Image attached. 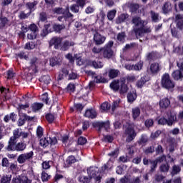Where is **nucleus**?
<instances>
[{
  "label": "nucleus",
  "mask_w": 183,
  "mask_h": 183,
  "mask_svg": "<svg viewBox=\"0 0 183 183\" xmlns=\"http://www.w3.org/2000/svg\"><path fill=\"white\" fill-rule=\"evenodd\" d=\"M97 111L94 109H87L84 114L85 118H89L90 119H95L97 117Z\"/></svg>",
  "instance_id": "14"
},
{
  "label": "nucleus",
  "mask_w": 183,
  "mask_h": 183,
  "mask_svg": "<svg viewBox=\"0 0 183 183\" xmlns=\"http://www.w3.org/2000/svg\"><path fill=\"white\" fill-rule=\"evenodd\" d=\"M16 56L20 59H25L26 61H28L29 58L26 54H25L24 51H20L19 53L16 54Z\"/></svg>",
  "instance_id": "54"
},
{
  "label": "nucleus",
  "mask_w": 183,
  "mask_h": 183,
  "mask_svg": "<svg viewBox=\"0 0 183 183\" xmlns=\"http://www.w3.org/2000/svg\"><path fill=\"white\" fill-rule=\"evenodd\" d=\"M117 15V10L113 9L107 12V19L109 21H114V18Z\"/></svg>",
  "instance_id": "45"
},
{
  "label": "nucleus",
  "mask_w": 183,
  "mask_h": 183,
  "mask_svg": "<svg viewBox=\"0 0 183 183\" xmlns=\"http://www.w3.org/2000/svg\"><path fill=\"white\" fill-rule=\"evenodd\" d=\"M39 145L42 148H46L49 145V137L41 138L39 140Z\"/></svg>",
  "instance_id": "40"
},
{
  "label": "nucleus",
  "mask_w": 183,
  "mask_h": 183,
  "mask_svg": "<svg viewBox=\"0 0 183 183\" xmlns=\"http://www.w3.org/2000/svg\"><path fill=\"white\" fill-rule=\"evenodd\" d=\"M119 74H120L119 70L115 69H111L109 71V78H110V79H114V78H117V76H118Z\"/></svg>",
  "instance_id": "35"
},
{
  "label": "nucleus",
  "mask_w": 183,
  "mask_h": 183,
  "mask_svg": "<svg viewBox=\"0 0 183 183\" xmlns=\"http://www.w3.org/2000/svg\"><path fill=\"white\" fill-rule=\"evenodd\" d=\"M108 157H111L112 158H118V155H119V149L116 148L114 151L107 154Z\"/></svg>",
  "instance_id": "46"
},
{
  "label": "nucleus",
  "mask_w": 183,
  "mask_h": 183,
  "mask_svg": "<svg viewBox=\"0 0 183 183\" xmlns=\"http://www.w3.org/2000/svg\"><path fill=\"white\" fill-rule=\"evenodd\" d=\"M29 16H31L29 11L28 13H25V11H21L18 15L19 19H21V21L28 19Z\"/></svg>",
  "instance_id": "42"
},
{
  "label": "nucleus",
  "mask_w": 183,
  "mask_h": 183,
  "mask_svg": "<svg viewBox=\"0 0 183 183\" xmlns=\"http://www.w3.org/2000/svg\"><path fill=\"white\" fill-rule=\"evenodd\" d=\"M62 61L61 59H58V57H52L50 59V66H55V65H61Z\"/></svg>",
  "instance_id": "43"
},
{
  "label": "nucleus",
  "mask_w": 183,
  "mask_h": 183,
  "mask_svg": "<svg viewBox=\"0 0 183 183\" xmlns=\"http://www.w3.org/2000/svg\"><path fill=\"white\" fill-rule=\"evenodd\" d=\"M161 84L162 88L165 89H172L175 88V82L171 79L168 73H165L162 76Z\"/></svg>",
  "instance_id": "3"
},
{
  "label": "nucleus",
  "mask_w": 183,
  "mask_h": 183,
  "mask_svg": "<svg viewBox=\"0 0 183 183\" xmlns=\"http://www.w3.org/2000/svg\"><path fill=\"white\" fill-rule=\"evenodd\" d=\"M33 158H34V152L31 151L29 152L19 155L17 158V162H19V164H25L26 161H29V159H32Z\"/></svg>",
  "instance_id": "5"
},
{
  "label": "nucleus",
  "mask_w": 183,
  "mask_h": 183,
  "mask_svg": "<svg viewBox=\"0 0 183 183\" xmlns=\"http://www.w3.org/2000/svg\"><path fill=\"white\" fill-rule=\"evenodd\" d=\"M148 142V137L145 135H142L139 140L137 141L139 145H142L143 144H147Z\"/></svg>",
  "instance_id": "61"
},
{
  "label": "nucleus",
  "mask_w": 183,
  "mask_h": 183,
  "mask_svg": "<svg viewBox=\"0 0 183 183\" xmlns=\"http://www.w3.org/2000/svg\"><path fill=\"white\" fill-rule=\"evenodd\" d=\"M21 129H16L13 131V137L16 138V139H19V138H21Z\"/></svg>",
  "instance_id": "62"
},
{
  "label": "nucleus",
  "mask_w": 183,
  "mask_h": 183,
  "mask_svg": "<svg viewBox=\"0 0 183 183\" xmlns=\"http://www.w3.org/2000/svg\"><path fill=\"white\" fill-rule=\"evenodd\" d=\"M119 85H120V81L119 80H114L111 84H110V88L114 91V92H119Z\"/></svg>",
  "instance_id": "29"
},
{
  "label": "nucleus",
  "mask_w": 183,
  "mask_h": 183,
  "mask_svg": "<svg viewBox=\"0 0 183 183\" xmlns=\"http://www.w3.org/2000/svg\"><path fill=\"white\" fill-rule=\"evenodd\" d=\"M0 181L1 183H9L11 182V176L4 174Z\"/></svg>",
  "instance_id": "60"
},
{
  "label": "nucleus",
  "mask_w": 183,
  "mask_h": 183,
  "mask_svg": "<svg viewBox=\"0 0 183 183\" xmlns=\"http://www.w3.org/2000/svg\"><path fill=\"white\" fill-rule=\"evenodd\" d=\"M107 37L101 35L99 33L96 32L93 37V41L97 46L102 45L105 42Z\"/></svg>",
  "instance_id": "10"
},
{
  "label": "nucleus",
  "mask_w": 183,
  "mask_h": 183,
  "mask_svg": "<svg viewBox=\"0 0 183 183\" xmlns=\"http://www.w3.org/2000/svg\"><path fill=\"white\" fill-rule=\"evenodd\" d=\"M75 45V42L69 41V40H65L62 44L60 46L61 51H68L71 46H74Z\"/></svg>",
  "instance_id": "18"
},
{
  "label": "nucleus",
  "mask_w": 183,
  "mask_h": 183,
  "mask_svg": "<svg viewBox=\"0 0 183 183\" xmlns=\"http://www.w3.org/2000/svg\"><path fill=\"white\" fill-rule=\"evenodd\" d=\"M124 135H126V142H132L137 137V132H135V128L132 123H126L124 127Z\"/></svg>",
  "instance_id": "1"
},
{
  "label": "nucleus",
  "mask_w": 183,
  "mask_h": 183,
  "mask_svg": "<svg viewBox=\"0 0 183 183\" xmlns=\"http://www.w3.org/2000/svg\"><path fill=\"white\" fill-rule=\"evenodd\" d=\"M51 26V24H44V29L40 34L41 36L45 37L49 32H52V30L50 29Z\"/></svg>",
  "instance_id": "23"
},
{
  "label": "nucleus",
  "mask_w": 183,
  "mask_h": 183,
  "mask_svg": "<svg viewBox=\"0 0 183 183\" xmlns=\"http://www.w3.org/2000/svg\"><path fill=\"white\" fill-rule=\"evenodd\" d=\"M29 29H30L31 32H34L36 34H38V32H39V29H38V26H36V24H30L29 26Z\"/></svg>",
  "instance_id": "56"
},
{
  "label": "nucleus",
  "mask_w": 183,
  "mask_h": 183,
  "mask_svg": "<svg viewBox=\"0 0 183 183\" xmlns=\"http://www.w3.org/2000/svg\"><path fill=\"white\" fill-rule=\"evenodd\" d=\"M149 69L152 75H157L158 72L161 71V66H159V63L154 62L150 64Z\"/></svg>",
  "instance_id": "16"
},
{
  "label": "nucleus",
  "mask_w": 183,
  "mask_h": 183,
  "mask_svg": "<svg viewBox=\"0 0 183 183\" xmlns=\"http://www.w3.org/2000/svg\"><path fill=\"white\" fill-rule=\"evenodd\" d=\"M63 19L65 21H69L70 18H74V14L69 12V8H66L62 13Z\"/></svg>",
  "instance_id": "26"
},
{
  "label": "nucleus",
  "mask_w": 183,
  "mask_h": 183,
  "mask_svg": "<svg viewBox=\"0 0 183 183\" xmlns=\"http://www.w3.org/2000/svg\"><path fill=\"white\" fill-rule=\"evenodd\" d=\"M75 162H76V158H75L74 155H70L66 158L64 165L68 168L71 167L72 164H75Z\"/></svg>",
  "instance_id": "27"
},
{
  "label": "nucleus",
  "mask_w": 183,
  "mask_h": 183,
  "mask_svg": "<svg viewBox=\"0 0 183 183\" xmlns=\"http://www.w3.org/2000/svg\"><path fill=\"white\" fill-rule=\"evenodd\" d=\"M147 61H157L158 59V52L157 51H151L149 52L147 55Z\"/></svg>",
  "instance_id": "31"
},
{
  "label": "nucleus",
  "mask_w": 183,
  "mask_h": 183,
  "mask_svg": "<svg viewBox=\"0 0 183 183\" xmlns=\"http://www.w3.org/2000/svg\"><path fill=\"white\" fill-rule=\"evenodd\" d=\"M61 44H62V39L54 36L50 39L49 45V46H54V49H59Z\"/></svg>",
  "instance_id": "9"
},
{
  "label": "nucleus",
  "mask_w": 183,
  "mask_h": 183,
  "mask_svg": "<svg viewBox=\"0 0 183 183\" xmlns=\"http://www.w3.org/2000/svg\"><path fill=\"white\" fill-rule=\"evenodd\" d=\"M134 32L136 36H141V35H142V34H144L142 26L139 28H134Z\"/></svg>",
  "instance_id": "55"
},
{
  "label": "nucleus",
  "mask_w": 183,
  "mask_h": 183,
  "mask_svg": "<svg viewBox=\"0 0 183 183\" xmlns=\"http://www.w3.org/2000/svg\"><path fill=\"white\" fill-rule=\"evenodd\" d=\"M109 121L96 122L92 124L93 128H96L98 132H101V129H102V128H104L105 131H108V129H109Z\"/></svg>",
  "instance_id": "6"
},
{
  "label": "nucleus",
  "mask_w": 183,
  "mask_h": 183,
  "mask_svg": "<svg viewBox=\"0 0 183 183\" xmlns=\"http://www.w3.org/2000/svg\"><path fill=\"white\" fill-rule=\"evenodd\" d=\"M19 118L17 122L19 127H22L23 125H25V122H26V121L28 122H31V121H34L35 118V117H30L25 113L19 114Z\"/></svg>",
  "instance_id": "4"
},
{
  "label": "nucleus",
  "mask_w": 183,
  "mask_h": 183,
  "mask_svg": "<svg viewBox=\"0 0 183 183\" xmlns=\"http://www.w3.org/2000/svg\"><path fill=\"white\" fill-rule=\"evenodd\" d=\"M178 70L174 71L172 74V78L174 81H179L183 78V64L177 63Z\"/></svg>",
  "instance_id": "8"
},
{
  "label": "nucleus",
  "mask_w": 183,
  "mask_h": 183,
  "mask_svg": "<svg viewBox=\"0 0 183 183\" xmlns=\"http://www.w3.org/2000/svg\"><path fill=\"white\" fill-rule=\"evenodd\" d=\"M88 140H86V138L84 137H80L77 139L78 145H85V144H86Z\"/></svg>",
  "instance_id": "63"
},
{
  "label": "nucleus",
  "mask_w": 183,
  "mask_h": 183,
  "mask_svg": "<svg viewBox=\"0 0 183 183\" xmlns=\"http://www.w3.org/2000/svg\"><path fill=\"white\" fill-rule=\"evenodd\" d=\"M159 105L162 109H167L171 105V100L168 98H163L159 101Z\"/></svg>",
  "instance_id": "19"
},
{
  "label": "nucleus",
  "mask_w": 183,
  "mask_h": 183,
  "mask_svg": "<svg viewBox=\"0 0 183 183\" xmlns=\"http://www.w3.org/2000/svg\"><path fill=\"white\" fill-rule=\"evenodd\" d=\"M45 118L49 124H52L55 121V116L51 113L46 114Z\"/></svg>",
  "instance_id": "47"
},
{
  "label": "nucleus",
  "mask_w": 183,
  "mask_h": 183,
  "mask_svg": "<svg viewBox=\"0 0 183 183\" xmlns=\"http://www.w3.org/2000/svg\"><path fill=\"white\" fill-rule=\"evenodd\" d=\"M152 22H159V14L155 13L154 11H150Z\"/></svg>",
  "instance_id": "44"
},
{
  "label": "nucleus",
  "mask_w": 183,
  "mask_h": 183,
  "mask_svg": "<svg viewBox=\"0 0 183 183\" xmlns=\"http://www.w3.org/2000/svg\"><path fill=\"white\" fill-rule=\"evenodd\" d=\"M48 16L46 14V12L42 11L39 14V20L40 22H45V21H47Z\"/></svg>",
  "instance_id": "51"
},
{
  "label": "nucleus",
  "mask_w": 183,
  "mask_h": 183,
  "mask_svg": "<svg viewBox=\"0 0 183 183\" xmlns=\"http://www.w3.org/2000/svg\"><path fill=\"white\" fill-rule=\"evenodd\" d=\"M129 18V14L122 13L119 15L116 19V24H119L125 22Z\"/></svg>",
  "instance_id": "20"
},
{
  "label": "nucleus",
  "mask_w": 183,
  "mask_h": 183,
  "mask_svg": "<svg viewBox=\"0 0 183 183\" xmlns=\"http://www.w3.org/2000/svg\"><path fill=\"white\" fill-rule=\"evenodd\" d=\"M144 125H145L146 128H152V127H154V119H147L144 122Z\"/></svg>",
  "instance_id": "57"
},
{
  "label": "nucleus",
  "mask_w": 183,
  "mask_h": 183,
  "mask_svg": "<svg viewBox=\"0 0 183 183\" xmlns=\"http://www.w3.org/2000/svg\"><path fill=\"white\" fill-rule=\"evenodd\" d=\"M112 46H114V41H109L104 46V47L102 48L103 57L106 59H111V58L114 56V50H112Z\"/></svg>",
  "instance_id": "2"
},
{
  "label": "nucleus",
  "mask_w": 183,
  "mask_h": 183,
  "mask_svg": "<svg viewBox=\"0 0 183 183\" xmlns=\"http://www.w3.org/2000/svg\"><path fill=\"white\" fill-rule=\"evenodd\" d=\"M53 29H51L52 32H57L58 34H61V31L62 29H65V25L64 24H54L52 26Z\"/></svg>",
  "instance_id": "36"
},
{
  "label": "nucleus",
  "mask_w": 183,
  "mask_h": 183,
  "mask_svg": "<svg viewBox=\"0 0 183 183\" xmlns=\"http://www.w3.org/2000/svg\"><path fill=\"white\" fill-rule=\"evenodd\" d=\"M51 175H49L46 172H42L41 173V181L42 182H48L51 179Z\"/></svg>",
  "instance_id": "48"
},
{
  "label": "nucleus",
  "mask_w": 183,
  "mask_h": 183,
  "mask_svg": "<svg viewBox=\"0 0 183 183\" xmlns=\"http://www.w3.org/2000/svg\"><path fill=\"white\" fill-rule=\"evenodd\" d=\"M19 183H32V180L28 178V176L25 174H21L16 177Z\"/></svg>",
  "instance_id": "17"
},
{
  "label": "nucleus",
  "mask_w": 183,
  "mask_h": 183,
  "mask_svg": "<svg viewBox=\"0 0 183 183\" xmlns=\"http://www.w3.org/2000/svg\"><path fill=\"white\" fill-rule=\"evenodd\" d=\"M137 90H133L132 92H129L127 94V102L129 104H132L134 101L137 100Z\"/></svg>",
  "instance_id": "21"
},
{
  "label": "nucleus",
  "mask_w": 183,
  "mask_h": 183,
  "mask_svg": "<svg viewBox=\"0 0 183 183\" xmlns=\"http://www.w3.org/2000/svg\"><path fill=\"white\" fill-rule=\"evenodd\" d=\"M79 182L81 183H90L91 182V177H88L87 176H80L79 177Z\"/></svg>",
  "instance_id": "52"
},
{
  "label": "nucleus",
  "mask_w": 183,
  "mask_h": 183,
  "mask_svg": "<svg viewBox=\"0 0 183 183\" xmlns=\"http://www.w3.org/2000/svg\"><path fill=\"white\" fill-rule=\"evenodd\" d=\"M147 82H148V76H143L142 77H141L140 79L137 81L136 86L141 89L144 86V85H145V84H147Z\"/></svg>",
  "instance_id": "24"
},
{
  "label": "nucleus",
  "mask_w": 183,
  "mask_h": 183,
  "mask_svg": "<svg viewBox=\"0 0 183 183\" xmlns=\"http://www.w3.org/2000/svg\"><path fill=\"white\" fill-rule=\"evenodd\" d=\"M16 144H14L13 143H8V145L5 147L6 151L11 152V151H16L15 146Z\"/></svg>",
  "instance_id": "64"
},
{
  "label": "nucleus",
  "mask_w": 183,
  "mask_h": 183,
  "mask_svg": "<svg viewBox=\"0 0 183 183\" xmlns=\"http://www.w3.org/2000/svg\"><path fill=\"white\" fill-rule=\"evenodd\" d=\"M15 149L17 152H19L21 151H25V149H26V144L22 142H19L16 144Z\"/></svg>",
  "instance_id": "34"
},
{
  "label": "nucleus",
  "mask_w": 183,
  "mask_h": 183,
  "mask_svg": "<svg viewBox=\"0 0 183 183\" xmlns=\"http://www.w3.org/2000/svg\"><path fill=\"white\" fill-rule=\"evenodd\" d=\"M87 174L90 179H92V178H95V177L97 176L99 172H98V170H97L95 167H92L87 169Z\"/></svg>",
  "instance_id": "25"
},
{
  "label": "nucleus",
  "mask_w": 183,
  "mask_h": 183,
  "mask_svg": "<svg viewBox=\"0 0 183 183\" xmlns=\"http://www.w3.org/2000/svg\"><path fill=\"white\" fill-rule=\"evenodd\" d=\"M85 106L82 105L81 103H75L74 104V108L76 109V111L79 112H82V110L84 109Z\"/></svg>",
  "instance_id": "58"
},
{
  "label": "nucleus",
  "mask_w": 183,
  "mask_h": 183,
  "mask_svg": "<svg viewBox=\"0 0 183 183\" xmlns=\"http://www.w3.org/2000/svg\"><path fill=\"white\" fill-rule=\"evenodd\" d=\"M132 24H134L135 26H139V25H142V26L144 25V21H142V19H141V17L136 16L132 17Z\"/></svg>",
  "instance_id": "33"
},
{
  "label": "nucleus",
  "mask_w": 183,
  "mask_h": 183,
  "mask_svg": "<svg viewBox=\"0 0 183 183\" xmlns=\"http://www.w3.org/2000/svg\"><path fill=\"white\" fill-rule=\"evenodd\" d=\"M87 64L93 66L95 69H99L104 66V64L99 60H89Z\"/></svg>",
  "instance_id": "15"
},
{
  "label": "nucleus",
  "mask_w": 183,
  "mask_h": 183,
  "mask_svg": "<svg viewBox=\"0 0 183 183\" xmlns=\"http://www.w3.org/2000/svg\"><path fill=\"white\" fill-rule=\"evenodd\" d=\"M38 4H39V1L36 0L32 2L29 1L26 3V9H29V12L31 15L32 14V12H35V11H36V6L38 5Z\"/></svg>",
  "instance_id": "12"
},
{
  "label": "nucleus",
  "mask_w": 183,
  "mask_h": 183,
  "mask_svg": "<svg viewBox=\"0 0 183 183\" xmlns=\"http://www.w3.org/2000/svg\"><path fill=\"white\" fill-rule=\"evenodd\" d=\"M38 64H39V59H38V57L34 56L30 59V66H31V68L36 69V68H38Z\"/></svg>",
  "instance_id": "38"
},
{
  "label": "nucleus",
  "mask_w": 183,
  "mask_h": 183,
  "mask_svg": "<svg viewBox=\"0 0 183 183\" xmlns=\"http://www.w3.org/2000/svg\"><path fill=\"white\" fill-rule=\"evenodd\" d=\"M42 108H44V103L34 102L31 105L32 112H38Z\"/></svg>",
  "instance_id": "22"
},
{
  "label": "nucleus",
  "mask_w": 183,
  "mask_h": 183,
  "mask_svg": "<svg viewBox=\"0 0 183 183\" xmlns=\"http://www.w3.org/2000/svg\"><path fill=\"white\" fill-rule=\"evenodd\" d=\"M144 66V61H139L135 65H134L133 71H141Z\"/></svg>",
  "instance_id": "50"
},
{
  "label": "nucleus",
  "mask_w": 183,
  "mask_h": 183,
  "mask_svg": "<svg viewBox=\"0 0 183 183\" xmlns=\"http://www.w3.org/2000/svg\"><path fill=\"white\" fill-rule=\"evenodd\" d=\"M36 135H37V138H39V139H41V138L44 137V128H42V127L41 126L37 127Z\"/></svg>",
  "instance_id": "49"
},
{
  "label": "nucleus",
  "mask_w": 183,
  "mask_h": 183,
  "mask_svg": "<svg viewBox=\"0 0 183 183\" xmlns=\"http://www.w3.org/2000/svg\"><path fill=\"white\" fill-rule=\"evenodd\" d=\"M128 8L129 9V12L135 14V12L139 9V4L137 3H129Z\"/></svg>",
  "instance_id": "30"
},
{
  "label": "nucleus",
  "mask_w": 183,
  "mask_h": 183,
  "mask_svg": "<svg viewBox=\"0 0 183 183\" xmlns=\"http://www.w3.org/2000/svg\"><path fill=\"white\" fill-rule=\"evenodd\" d=\"M159 170L161 172H168L169 171V164L168 163L162 164L159 167Z\"/></svg>",
  "instance_id": "53"
},
{
  "label": "nucleus",
  "mask_w": 183,
  "mask_h": 183,
  "mask_svg": "<svg viewBox=\"0 0 183 183\" xmlns=\"http://www.w3.org/2000/svg\"><path fill=\"white\" fill-rule=\"evenodd\" d=\"M143 164L146 167H148V165H149L150 164V174H153V172H155V171H157V168H158V164H157V162H155V160L149 159L147 157H144L143 159Z\"/></svg>",
  "instance_id": "7"
},
{
  "label": "nucleus",
  "mask_w": 183,
  "mask_h": 183,
  "mask_svg": "<svg viewBox=\"0 0 183 183\" xmlns=\"http://www.w3.org/2000/svg\"><path fill=\"white\" fill-rule=\"evenodd\" d=\"M167 119V126L172 127L175 122H178V119H177V113L170 112L168 116Z\"/></svg>",
  "instance_id": "13"
},
{
  "label": "nucleus",
  "mask_w": 183,
  "mask_h": 183,
  "mask_svg": "<svg viewBox=\"0 0 183 183\" xmlns=\"http://www.w3.org/2000/svg\"><path fill=\"white\" fill-rule=\"evenodd\" d=\"M179 172H181V165L174 164L170 172L172 177H175V175H178Z\"/></svg>",
  "instance_id": "28"
},
{
  "label": "nucleus",
  "mask_w": 183,
  "mask_h": 183,
  "mask_svg": "<svg viewBox=\"0 0 183 183\" xmlns=\"http://www.w3.org/2000/svg\"><path fill=\"white\" fill-rule=\"evenodd\" d=\"M125 38H127V34H125V31L118 33L117 37L118 42H120V44H124V42H125Z\"/></svg>",
  "instance_id": "41"
},
{
  "label": "nucleus",
  "mask_w": 183,
  "mask_h": 183,
  "mask_svg": "<svg viewBox=\"0 0 183 183\" xmlns=\"http://www.w3.org/2000/svg\"><path fill=\"white\" fill-rule=\"evenodd\" d=\"M139 115H141V109L139 107H134L132 109V117L134 121H136Z\"/></svg>",
  "instance_id": "32"
},
{
  "label": "nucleus",
  "mask_w": 183,
  "mask_h": 183,
  "mask_svg": "<svg viewBox=\"0 0 183 183\" xmlns=\"http://www.w3.org/2000/svg\"><path fill=\"white\" fill-rule=\"evenodd\" d=\"M101 109L102 111H109L111 109V104L108 102H104L101 104Z\"/></svg>",
  "instance_id": "59"
},
{
  "label": "nucleus",
  "mask_w": 183,
  "mask_h": 183,
  "mask_svg": "<svg viewBox=\"0 0 183 183\" xmlns=\"http://www.w3.org/2000/svg\"><path fill=\"white\" fill-rule=\"evenodd\" d=\"M129 90V87H128V84H127V80H125V79H122L120 80L119 94H120V95H124V94H127Z\"/></svg>",
  "instance_id": "11"
},
{
  "label": "nucleus",
  "mask_w": 183,
  "mask_h": 183,
  "mask_svg": "<svg viewBox=\"0 0 183 183\" xmlns=\"http://www.w3.org/2000/svg\"><path fill=\"white\" fill-rule=\"evenodd\" d=\"M74 60L76 61V65L79 66H82L85 62L82 59V56L81 54H74Z\"/></svg>",
  "instance_id": "37"
},
{
  "label": "nucleus",
  "mask_w": 183,
  "mask_h": 183,
  "mask_svg": "<svg viewBox=\"0 0 183 183\" xmlns=\"http://www.w3.org/2000/svg\"><path fill=\"white\" fill-rule=\"evenodd\" d=\"M172 9V6L169 1L165 2L163 7L162 11L164 14H168Z\"/></svg>",
  "instance_id": "39"
}]
</instances>
